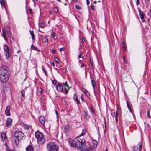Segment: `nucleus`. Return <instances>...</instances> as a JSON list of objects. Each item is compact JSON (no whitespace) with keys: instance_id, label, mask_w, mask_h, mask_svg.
I'll return each instance as SVG.
<instances>
[{"instance_id":"f257e3e1","label":"nucleus","mask_w":151,"mask_h":151,"mask_svg":"<svg viewBox=\"0 0 151 151\" xmlns=\"http://www.w3.org/2000/svg\"><path fill=\"white\" fill-rule=\"evenodd\" d=\"M10 75L9 68L3 60H0V81L3 83L7 82Z\"/></svg>"},{"instance_id":"f03ea898","label":"nucleus","mask_w":151,"mask_h":151,"mask_svg":"<svg viewBox=\"0 0 151 151\" xmlns=\"http://www.w3.org/2000/svg\"><path fill=\"white\" fill-rule=\"evenodd\" d=\"M84 140L80 138L73 140L71 139H68V142L70 146L73 147H76L78 149L82 150L85 146Z\"/></svg>"},{"instance_id":"7ed1b4c3","label":"nucleus","mask_w":151,"mask_h":151,"mask_svg":"<svg viewBox=\"0 0 151 151\" xmlns=\"http://www.w3.org/2000/svg\"><path fill=\"white\" fill-rule=\"evenodd\" d=\"M24 134L21 131L16 132L14 134L13 139L16 145H18L19 141L24 137Z\"/></svg>"},{"instance_id":"20e7f679","label":"nucleus","mask_w":151,"mask_h":151,"mask_svg":"<svg viewBox=\"0 0 151 151\" xmlns=\"http://www.w3.org/2000/svg\"><path fill=\"white\" fill-rule=\"evenodd\" d=\"M35 135L39 144L42 145L45 143V139L44 138L43 135L42 133L37 131L36 132Z\"/></svg>"},{"instance_id":"39448f33","label":"nucleus","mask_w":151,"mask_h":151,"mask_svg":"<svg viewBox=\"0 0 151 151\" xmlns=\"http://www.w3.org/2000/svg\"><path fill=\"white\" fill-rule=\"evenodd\" d=\"M47 147L49 151H58V146L54 142H49L47 145Z\"/></svg>"},{"instance_id":"423d86ee","label":"nucleus","mask_w":151,"mask_h":151,"mask_svg":"<svg viewBox=\"0 0 151 151\" xmlns=\"http://www.w3.org/2000/svg\"><path fill=\"white\" fill-rule=\"evenodd\" d=\"M10 31V29L8 30L4 29H2V36L6 41H7L6 36H8L9 38H10L11 37L12 35Z\"/></svg>"},{"instance_id":"0eeeda50","label":"nucleus","mask_w":151,"mask_h":151,"mask_svg":"<svg viewBox=\"0 0 151 151\" xmlns=\"http://www.w3.org/2000/svg\"><path fill=\"white\" fill-rule=\"evenodd\" d=\"M4 49L5 51V55L7 58L10 57L9 50L8 47L6 45H4Z\"/></svg>"},{"instance_id":"6e6552de","label":"nucleus","mask_w":151,"mask_h":151,"mask_svg":"<svg viewBox=\"0 0 151 151\" xmlns=\"http://www.w3.org/2000/svg\"><path fill=\"white\" fill-rule=\"evenodd\" d=\"M142 148L141 143L140 142H139L137 145L135 146L133 148V151H140Z\"/></svg>"},{"instance_id":"1a4fd4ad","label":"nucleus","mask_w":151,"mask_h":151,"mask_svg":"<svg viewBox=\"0 0 151 151\" xmlns=\"http://www.w3.org/2000/svg\"><path fill=\"white\" fill-rule=\"evenodd\" d=\"M10 108L9 106H8L6 107V109L5 111V113L6 115L7 116H9L11 115L10 113Z\"/></svg>"},{"instance_id":"9d476101","label":"nucleus","mask_w":151,"mask_h":151,"mask_svg":"<svg viewBox=\"0 0 151 151\" xmlns=\"http://www.w3.org/2000/svg\"><path fill=\"white\" fill-rule=\"evenodd\" d=\"M139 12L142 21L143 22H145V21L144 19V14L143 12L141 10H139Z\"/></svg>"},{"instance_id":"9b49d317","label":"nucleus","mask_w":151,"mask_h":151,"mask_svg":"<svg viewBox=\"0 0 151 151\" xmlns=\"http://www.w3.org/2000/svg\"><path fill=\"white\" fill-rule=\"evenodd\" d=\"M112 117H114L115 118V120L116 122L118 121V112L116 111L115 112H114L111 114Z\"/></svg>"},{"instance_id":"f8f14e48","label":"nucleus","mask_w":151,"mask_h":151,"mask_svg":"<svg viewBox=\"0 0 151 151\" xmlns=\"http://www.w3.org/2000/svg\"><path fill=\"white\" fill-rule=\"evenodd\" d=\"M39 121L43 125H44L45 122V119L43 116H41L39 118Z\"/></svg>"},{"instance_id":"ddd939ff","label":"nucleus","mask_w":151,"mask_h":151,"mask_svg":"<svg viewBox=\"0 0 151 151\" xmlns=\"http://www.w3.org/2000/svg\"><path fill=\"white\" fill-rule=\"evenodd\" d=\"M56 88L58 92H61L63 89V86L61 84H58L56 86Z\"/></svg>"},{"instance_id":"4468645a","label":"nucleus","mask_w":151,"mask_h":151,"mask_svg":"<svg viewBox=\"0 0 151 151\" xmlns=\"http://www.w3.org/2000/svg\"><path fill=\"white\" fill-rule=\"evenodd\" d=\"M12 123V119L11 118H7L6 123V126L8 127Z\"/></svg>"},{"instance_id":"2eb2a0df","label":"nucleus","mask_w":151,"mask_h":151,"mask_svg":"<svg viewBox=\"0 0 151 151\" xmlns=\"http://www.w3.org/2000/svg\"><path fill=\"white\" fill-rule=\"evenodd\" d=\"M1 136L2 139L3 141L6 142L7 140V137L4 133H2L1 134Z\"/></svg>"},{"instance_id":"dca6fc26","label":"nucleus","mask_w":151,"mask_h":151,"mask_svg":"<svg viewBox=\"0 0 151 151\" xmlns=\"http://www.w3.org/2000/svg\"><path fill=\"white\" fill-rule=\"evenodd\" d=\"M26 151H34V149L32 145H28L26 148Z\"/></svg>"},{"instance_id":"f3484780","label":"nucleus","mask_w":151,"mask_h":151,"mask_svg":"<svg viewBox=\"0 0 151 151\" xmlns=\"http://www.w3.org/2000/svg\"><path fill=\"white\" fill-rule=\"evenodd\" d=\"M70 126L68 124H66L64 127V131L65 133H66L70 128Z\"/></svg>"},{"instance_id":"a211bd4d","label":"nucleus","mask_w":151,"mask_h":151,"mask_svg":"<svg viewBox=\"0 0 151 151\" xmlns=\"http://www.w3.org/2000/svg\"><path fill=\"white\" fill-rule=\"evenodd\" d=\"M81 90L87 96H90V93L87 90L83 88H82Z\"/></svg>"},{"instance_id":"6ab92c4d","label":"nucleus","mask_w":151,"mask_h":151,"mask_svg":"<svg viewBox=\"0 0 151 151\" xmlns=\"http://www.w3.org/2000/svg\"><path fill=\"white\" fill-rule=\"evenodd\" d=\"M25 92L24 89H22L21 90V99L23 100L24 99Z\"/></svg>"},{"instance_id":"aec40b11","label":"nucleus","mask_w":151,"mask_h":151,"mask_svg":"<svg viewBox=\"0 0 151 151\" xmlns=\"http://www.w3.org/2000/svg\"><path fill=\"white\" fill-rule=\"evenodd\" d=\"M86 132L87 130L86 129H82V133L79 135V136H78V137L82 136L86 134Z\"/></svg>"},{"instance_id":"412c9836","label":"nucleus","mask_w":151,"mask_h":151,"mask_svg":"<svg viewBox=\"0 0 151 151\" xmlns=\"http://www.w3.org/2000/svg\"><path fill=\"white\" fill-rule=\"evenodd\" d=\"M73 99L74 100L77 102V104H80V101L78 99V97L76 95V94H75L74 95Z\"/></svg>"},{"instance_id":"4be33fe9","label":"nucleus","mask_w":151,"mask_h":151,"mask_svg":"<svg viewBox=\"0 0 151 151\" xmlns=\"http://www.w3.org/2000/svg\"><path fill=\"white\" fill-rule=\"evenodd\" d=\"M31 48L32 50H36L38 52H40V50L36 46L33 45V44L31 46Z\"/></svg>"},{"instance_id":"5701e85b","label":"nucleus","mask_w":151,"mask_h":151,"mask_svg":"<svg viewBox=\"0 0 151 151\" xmlns=\"http://www.w3.org/2000/svg\"><path fill=\"white\" fill-rule=\"evenodd\" d=\"M91 83L93 87V88H95V87L96 86V81H95L93 79L91 81Z\"/></svg>"},{"instance_id":"b1692460","label":"nucleus","mask_w":151,"mask_h":151,"mask_svg":"<svg viewBox=\"0 0 151 151\" xmlns=\"http://www.w3.org/2000/svg\"><path fill=\"white\" fill-rule=\"evenodd\" d=\"M84 112L85 113V117L86 119H88V112L86 109L84 110Z\"/></svg>"},{"instance_id":"393cba45","label":"nucleus","mask_w":151,"mask_h":151,"mask_svg":"<svg viewBox=\"0 0 151 151\" xmlns=\"http://www.w3.org/2000/svg\"><path fill=\"white\" fill-rule=\"evenodd\" d=\"M92 148L88 147L87 148H85L82 151H92Z\"/></svg>"},{"instance_id":"a878e982","label":"nucleus","mask_w":151,"mask_h":151,"mask_svg":"<svg viewBox=\"0 0 151 151\" xmlns=\"http://www.w3.org/2000/svg\"><path fill=\"white\" fill-rule=\"evenodd\" d=\"M30 35H31V36L32 37V40H34L35 35H34V34L33 31H30Z\"/></svg>"},{"instance_id":"bb28decb","label":"nucleus","mask_w":151,"mask_h":151,"mask_svg":"<svg viewBox=\"0 0 151 151\" xmlns=\"http://www.w3.org/2000/svg\"><path fill=\"white\" fill-rule=\"evenodd\" d=\"M31 127L30 125H27L26 124H24V128L26 129H28Z\"/></svg>"},{"instance_id":"cd10ccee","label":"nucleus","mask_w":151,"mask_h":151,"mask_svg":"<svg viewBox=\"0 0 151 151\" xmlns=\"http://www.w3.org/2000/svg\"><path fill=\"white\" fill-rule=\"evenodd\" d=\"M0 4L3 7L5 6V4L4 1V0H0Z\"/></svg>"},{"instance_id":"c85d7f7f","label":"nucleus","mask_w":151,"mask_h":151,"mask_svg":"<svg viewBox=\"0 0 151 151\" xmlns=\"http://www.w3.org/2000/svg\"><path fill=\"white\" fill-rule=\"evenodd\" d=\"M53 11L55 12H58V8L57 7H54L53 9Z\"/></svg>"},{"instance_id":"c756f323","label":"nucleus","mask_w":151,"mask_h":151,"mask_svg":"<svg viewBox=\"0 0 151 151\" xmlns=\"http://www.w3.org/2000/svg\"><path fill=\"white\" fill-rule=\"evenodd\" d=\"M90 111L91 112L93 113H94L95 112V111L94 110V109L93 107L92 106H91L89 108Z\"/></svg>"},{"instance_id":"7c9ffc66","label":"nucleus","mask_w":151,"mask_h":151,"mask_svg":"<svg viewBox=\"0 0 151 151\" xmlns=\"http://www.w3.org/2000/svg\"><path fill=\"white\" fill-rule=\"evenodd\" d=\"M42 70H43V72H44V73H45V75L46 76H47V75L46 72V71L45 70V68H44L43 65H42Z\"/></svg>"},{"instance_id":"2f4dec72","label":"nucleus","mask_w":151,"mask_h":151,"mask_svg":"<svg viewBox=\"0 0 151 151\" xmlns=\"http://www.w3.org/2000/svg\"><path fill=\"white\" fill-rule=\"evenodd\" d=\"M76 9L78 10H80L81 9V7L78 5L76 4Z\"/></svg>"},{"instance_id":"473e14b6","label":"nucleus","mask_w":151,"mask_h":151,"mask_svg":"<svg viewBox=\"0 0 151 151\" xmlns=\"http://www.w3.org/2000/svg\"><path fill=\"white\" fill-rule=\"evenodd\" d=\"M150 109H149L148 110V111L147 112V116H148V117L149 118H150L151 117L150 116Z\"/></svg>"},{"instance_id":"72a5a7b5","label":"nucleus","mask_w":151,"mask_h":151,"mask_svg":"<svg viewBox=\"0 0 151 151\" xmlns=\"http://www.w3.org/2000/svg\"><path fill=\"white\" fill-rule=\"evenodd\" d=\"M57 81L54 79L52 81V83L53 84L55 85L57 84Z\"/></svg>"},{"instance_id":"f704fd0d","label":"nucleus","mask_w":151,"mask_h":151,"mask_svg":"<svg viewBox=\"0 0 151 151\" xmlns=\"http://www.w3.org/2000/svg\"><path fill=\"white\" fill-rule=\"evenodd\" d=\"M55 61L57 63L59 62V60L58 58L56 57L55 58Z\"/></svg>"},{"instance_id":"c9c22d12","label":"nucleus","mask_w":151,"mask_h":151,"mask_svg":"<svg viewBox=\"0 0 151 151\" xmlns=\"http://www.w3.org/2000/svg\"><path fill=\"white\" fill-rule=\"evenodd\" d=\"M92 61H91V60H90L89 62V66H91V68H93L92 65Z\"/></svg>"},{"instance_id":"e433bc0d","label":"nucleus","mask_w":151,"mask_h":151,"mask_svg":"<svg viewBox=\"0 0 151 151\" xmlns=\"http://www.w3.org/2000/svg\"><path fill=\"white\" fill-rule=\"evenodd\" d=\"M40 27L42 28H44L45 27V24L44 23H42L40 25Z\"/></svg>"},{"instance_id":"4c0bfd02","label":"nucleus","mask_w":151,"mask_h":151,"mask_svg":"<svg viewBox=\"0 0 151 151\" xmlns=\"http://www.w3.org/2000/svg\"><path fill=\"white\" fill-rule=\"evenodd\" d=\"M44 39H45V42H47L48 41V39L47 37H45L44 38Z\"/></svg>"},{"instance_id":"58836bf2","label":"nucleus","mask_w":151,"mask_h":151,"mask_svg":"<svg viewBox=\"0 0 151 151\" xmlns=\"http://www.w3.org/2000/svg\"><path fill=\"white\" fill-rule=\"evenodd\" d=\"M63 85L65 86H67V87H68V85L66 81L65 83L63 84Z\"/></svg>"},{"instance_id":"ea45409f","label":"nucleus","mask_w":151,"mask_h":151,"mask_svg":"<svg viewBox=\"0 0 151 151\" xmlns=\"http://www.w3.org/2000/svg\"><path fill=\"white\" fill-rule=\"evenodd\" d=\"M126 103H127V107L128 108V109H130V108L131 107H130V105L129 104V103L127 102Z\"/></svg>"},{"instance_id":"a19ab883","label":"nucleus","mask_w":151,"mask_h":151,"mask_svg":"<svg viewBox=\"0 0 151 151\" xmlns=\"http://www.w3.org/2000/svg\"><path fill=\"white\" fill-rule=\"evenodd\" d=\"M123 59L124 62V63H127V61L126 60L124 56H123Z\"/></svg>"},{"instance_id":"79ce46f5","label":"nucleus","mask_w":151,"mask_h":151,"mask_svg":"<svg viewBox=\"0 0 151 151\" xmlns=\"http://www.w3.org/2000/svg\"><path fill=\"white\" fill-rule=\"evenodd\" d=\"M38 91L40 93H42L43 91L42 89L40 88H39Z\"/></svg>"},{"instance_id":"37998d69","label":"nucleus","mask_w":151,"mask_h":151,"mask_svg":"<svg viewBox=\"0 0 151 151\" xmlns=\"http://www.w3.org/2000/svg\"><path fill=\"white\" fill-rule=\"evenodd\" d=\"M65 50V49L64 47L61 48L59 49V50L61 52L64 50Z\"/></svg>"},{"instance_id":"c03bdc74","label":"nucleus","mask_w":151,"mask_h":151,"mask_svg":"<svg viewBox=\"0 0 151 151\" xmlns=\"http://www.w3.org/2000/svg\"><path fill=\"white\" fill-rule=\"evenodd\" d=\"M91 8L93 10H95V8L94 6L92 5L91 6Z\"/></svg>"},{"instance_id":"a18cd8bd","label":"nucleus","mask_w":151,"mask_h":151,"mask_svg":"<svg viewBox=\"0 0 151 151\" xmlns=\"http://www.w3.org/2000/svg\"><path fill=\"white\" fill-rule=\"evenodd\" d=\"M51 36L52 37V38H54L55 37V35L54 33H53L51 34Z\"/></svg>"},{"instance_id":"49530a36","label":"nucleus","mask_w":151,"mask_h":151,"mask_svg":"<svg viewBox=\"0 0 151 151\" xmlns=\"http://www.w3.org/2000/svg\"><path fill=\"white\" fill-rule=\"evenodd\" d=\"M81 99L83 101L84 99L83 96V94L81 95Z\"/></svg>"},{"instance_id":"de8ad7c7","label":"nucleus","mask_w":151,"mask_h":151,"mask_svg":"<svg viewBox=\"0 0 151 151\" xmlns=\"http://www.w3.org/2000/svg\"><path fill=\"white\" fill-rule=\"evenodd\" d=\"M52 53L53 54H54L56 52V50H55L52 49Z\"/></svg>"},{"instance_id":"09e8293b","label":"nucleus","mask_w":151,"mask_h":151,"mask_svg":"<svg viewBox=\"0 0 151 151\" xmlns=\"http://www.w3.org/2000/svg\"><path fill=\"white\" fill-rule=\"evenodd\" d=\"M51 65L52 66H55V64L54 62H53L51 63Z\"/></svg>"},{"instance_id":"8fccbe9b","label":"nucleus","mask_w":151,"mask_h":151,"mask_svg":"<svg viewBox=\"0 0 151 151\" xmlns=\"http://www.w3.org/2000/svg\"><path fill=\"white\" fill-rule=\"evenodd\" d=\"M136 1L137 2L136 4L137 5H138L139 3V0H136Z\"/></svg>"},{"instance_id":"3c124183","label":"nucleus","mask_w":151,"mask_h":151,"mask_svg":"<svg viewBox=\"0 0 151 151\" xmlns=\"http://www.w3.org/2000/svg\"><path fill=\"white\" fill-rule=\"evenodd\" d=\"M86 1L87 4V5H88L90 4L89 1V0H86Z\"/></svg>"},{"instance_id":"603ef678","label":"nucleus","mask_w":151,"mask_h":151,"mask_svg":"<svg viewBox=\"0 0 151 151\" xmlns=\"http://www.w3.org/2000/svg\"><path fill=\"white\" fill-rule=\"evenodd\" d=\"M122 48L124 50H126V47L125 45H123V47H122Z\"/></svg>"},{"instance_id":"864d4df0","label":"nucleus","mask_w":151,"mask_h":151,"mask_svg":"<svg viewBox=\"0 0 151 151\" xmlns=\"http://www.w3.org/2000/svg\"><path fill=\"white\" fill-rule=\"evenodd\" d=\"M84 66H85V65L84 64H82L80 66V67L81 68H82L84 67Z\"/></svg>"},{"instance_id":"5fc2aeb1","label":"nucleus","mask_w":151,"mask_h":151,"mask_svg":"<svg viewBox=\"0 0 151 151\" xmlns=\"http://www.w3.org/2000/svg\"><path fill=\"white\" fill-rule=\"evenodd\" d=\"M55 113H56V115L57 117H58V112L57 111H56V110H55Z\"/></svg>"},{"instance_id":"6e6d98bb","label":"nucleus","mask_w":151,"mask_h":151,"mask_svg":"<svg viewBox=\"0 0 151 151\" xmlns=\"http://www.w3.org/2000/svg\"><path fill=\"white\" fill-rule=\"evenodd\" d=\"M82 42L84 43V42L85 41V39L83 38H82Z\"/></svg>"},{"instance_id":"4d7b16f0","label":"nucleus","mask_w":151,"mask_h":151,"mask_svg":"<svg viewBox=\"0 0 151 151\" xmlns=\"http://www.w3.org/2000/svg\"><path fill=\"white\" fill-rule=\"evenodd\" d=\"M81 54H79L78 56L79 58H81Z\"/></svg>"},{"instance_id":"13d9d810","label":"nucleus","mask_w":151,"mask_h":151,"mask_svg":"<svg viewBox=\"0 0 151 151\" xmlns=\"http://www.w3.org/2000/svg\"><path fill=\"white\" fill-rule=\"evenodd\" d=\"M129 109L130 111V112L132 113V109H131V108H130V109Z\"/></svg>"},{"instance_id":"bf43d9fd","label":"nucleus","mask_w":151,"mask_h":151,"mask_svg":"<svg viewBox=\"0 0 151 151\" xmlns=\"http://www.w3.org/2000/svg\"><path fill=\"white\" fill-rule=\"evenodd\" d=\"M68 88H65V91L68 90H69L70 88L69 87H68Z\"/></svg>"},{"instance_id":"052dcab7","label":"nucleus","mask_w":151,"mask_h":151,"mask_svg":"<svg viewBox=\"0 0 151 151\" xmlns=\"http://www.w3.org/2000/svg\"><path fill=\"white\" fill-rule=\"evenodd\" d=\"M7 151H15L14 150H8Z\"/></svg>"},{"instance_id":"680f3d73","label":"nucleus","mask_w":151,"mask_h":151,"mask_svg":"<svg viewBox=\"0 0 151 151\" xmlns=\"http://www.w3.org/2000/svg\"><path fill=\"white\" fill-rule=\"evenodd\" d=\"M68 90H67V91H65V93H66V94H67L68 93Z\"/></svg>"},{"instance_id":"e2e57ef3","label":"nucleus","mask_w":151,"mask_h":151,"mask_svg":"<svg viewBox=\"0 0 151 151\" xmlns=\"http://www.w3.org/2000/svg\"><path fill=\"white\" fill-rule=\"evenodd\" d=\"M75 3H76L77 2V0H73Z\"/></svg>"},{"instance_id":"0e129e2a","label":"nucleus","mask_w":151,"mask_h":151,"mask_svg":"<svg viewBox=\"0 0 151 151\" xmlns=\"http://www.w3.org/2000/svg\"><path fill=\"white\" fill-rule=\"evenodd\" d=\"M21 52V51L20 50H18L17 51V52L18 53H19V52Z\"/></svg>"},{"instance_id":"69168bd1","label":"nucleus","mask_w":151,"mask_h":151,"mask_svg":"<svg viewBox=\"0 0 151 151\" xmlns=\"http://www.w3.org/2000/svg\"><path fill=\"white\" fill-rule=\"evenodd\" d=\"M57 1L59 2H60L61 1V0H57Z\"/></svg>"},{"instance_id":"338daca9","label":"nucleus","mask_w":151,"mask_h":151,"mask_svg":"<svg viewBox=\"0 0 151 151\" xmlns=\"http://www.w3.org/2000/svg\"><path fill=\"white\" fill-rule=\"evenodd\" d=\"M49 13L51 14H52V13L51 12V11H50L49 12Z\"/></svg>"},{"instance_id":"774afa93","label":"nucleus","mask_w":151,"mask_h":151,"mask_svg":"<svg viewBox=\"0 0 151 151\" xmlns=\"http://www.w3.org/2000/svg\"><path fill=\"white\" fill-rule=\"evenodd\" d=\"M93 3H94V4H96V1H93Z\"/></svg>"}]
</instances>
